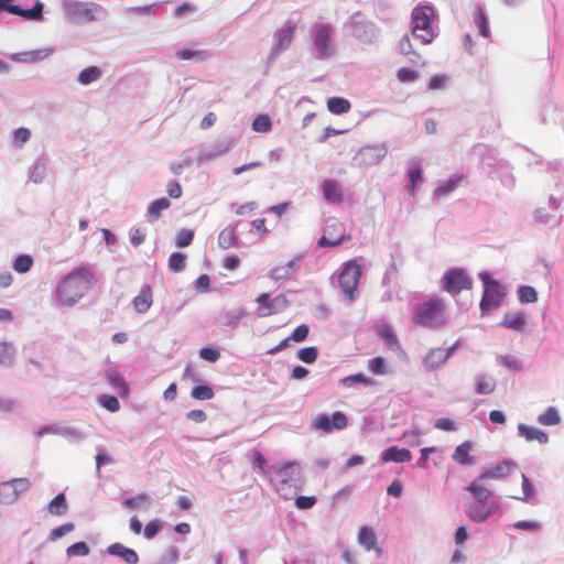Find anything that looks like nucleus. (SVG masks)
<instances>
[{
	"instance_id": "nucleus-1",
	"label": "nucleus",
	"mask_w": 564,
	"mask_h": 564,
	"mask_svg": "<svg viewBox=\"0 0 564 564\" xmlns=\"http://www.w3.org/2000/svg\"><path fill=\"white\" fill-rule=\"evenodd\" d=\"M95 283L94 274L85 267H79L61 279L56 288V299L64 307H73Z\"/></svg>"
},
{
	"instance_id": "nucleus-2",
	"label": "nucleus",
	"mask_w": 564,
	"mask_h": 564,
	"mask_svg": "<svg viewBox=\"0 0 564 564\" xmlns=\"http://www.w3.org/2000/svg\"><path fill=\"white\" fill-rule=\"evenodd\" d=\"M413 323L431 330L443 328L447 324L444 299L433 295L416 306L413 314Z\"/></svg>"
},
{
	"instance_id": "nucleus-3",
	"label": "nucleus",
	"mask_w": 564,
	"mask_h": 564,
	"mask_svg": "<svg viewBox=\"0 0 564 564\" xmlns=\"http://www.w3.org/2000/svg\"><path fill=\"white\" fill-rule=\"evenodd\" d=\"M478 278L482 282L484 286L482 296L479 303V308L484 316L501 305L507 294V290L505 285L499 280L494 279L491 273L488 271H481L478 274Z\"/></svg>"
},
{
	"instance_id": "nucleus-4",
	"label": "nucleus",
	"mask_w": 564,
	"mask_h": 564,
	"mask_svg": "<svg viewBox=\"0 0 564 564\" xmlns=\"http://www.w3.org/2000/svg\"><path fill=\"white\" fill-rule=\"evenodd\" d=\"M435 17L433 6H417L411 14L412 34L421 40L422 44H429L435 37L432 29V20Z\"/></svg>"
},
{
	"instance_id": "nucleus-5",
	"label": "nucleus",
	"mask_w": 564,
	"mask_h": 564,
	"mask_svg": "<svg viewBox=\"0 0 564 564\" xmlns=\"http://www.w3.org/2000/svg\"><path fill=\"white\" fill-rule=\"evenodd\" d=\"M473 285V278L460 267L449 268L441 278L442 290L452 296H457L464 290H471Z\"/></svg>"
},
{
	"instance_id": "nucleus-6",
	"label": "nucleus",
	"mask_w": 564,
	"mask_h": 564,
	"mask_svg": "<svg viewBox=\"0 0 564 564\" xmlns=\"http://www.w3.org/2000/svg\"><path fill=\"white\" fill-rule=\"evenodd\" d=\"M100 12H104L102 7L95 2L72 1L65 4L66 19L76 24L98 21Z\"/></svg>"
},
{
	"instance_id": "nucleus-7",
	"label": "nucleus",
	"mask_w": 564,
	"mask_h": 564,
	"mask_svg": "<svg viewBox=\"0 0 564 564\" xmlns=\"http://www.w3.org/2000/svg\"><path fill=\"white\" fill-rule=\"evenodd\" d=\"M361 273V267L356 260L345 262L339 273V286L345 297L350 302H354L358 296V284Z\"/></svg>"
},
{
	"instance_id": "nucleus-8",
	"label": "nucleus",
	"mask_w": 564,
	"mask_h": 564,
	"mask_svg": "<svg viewBox=\"0 0 564 564\" xmlns=\"http://www.w3.org/2000/svg\"><path fill=\"white\" fill-rule=\"evenodd\" d=\"M333 28L329 24L315 23L311 29V35L314 45V56L316 59L324 61L334 54L332 43Z\"/></svg>"
},
{
	"instance_id": "nucleus-9",
	"label": "nucleus",
	"mask_w": 564,
	"mask_h": 564,
	"mask_svg": "<svg viewBox=\"0 0 564 564\" xmlns=\"http://www.w3.org/2000/svg\"><path fill=\"white\" fill-rule=\"evenodd\" d=\"M299 20H294L292 18L288 19L284 26L279 29L273 37H274V45L272 46L270 54L268 56V62L273 63L278 56L285 52L293 40V35L296 31Z\"/></svg>"
},
{
	"instance_id": "nucleus-10",
	"label": "nucleus",
	"mask_w": 564,
	"mask_h": 564,
	"mask_svg": "<svg viewBox=\"0 0 564 564\" xmlns=\"http://www.w3.org/2000/svg\"><path fill=\"white\" fill-rule=\"evenodd\" d=\"M31 487L28 478H12L0 482V505L11 506Z\"/></svg>"
},
{
	"instance_id": "nucleus-11",
	"label": "nucleus",
	"mask_w": 564,
	"mask_h": 564,
	"mask_svg": "<svg viewBox=\"0 0 564 564\" xmlns=\"http://www.w3.org/2000/svg\"><path fill=\"white\" fill-rule=\"evenodd\" d=\"M47 434L59 435L68 442H79L85 438V433L82 430L66 423L45 425L39 429L35 433L36 437H43Z\"/></svg>"
},
{
	"instance_id": "nucleus-12",
	"label": "nucleus",
	"mask_w": 564,
	"mask_h": 564,
	"mask_svg": "<svg viewBox=\"0 0 564 564\" xmlns=\"http://www.w3.org/2000/svg\"><path fill=\"white\" fill-rule=\"evenodd\" d=\"M348 424L346 414L341 411H336L332 415L322 413L318 414L313 421V429L323 431L324 433H332L335 430H344Z\"/></svg>"
},
{
	"instance_id": "nucleus-13",
	"label": "nucleus",
	"mask_w": 564,
	"mask_h": 564,
	"mask_svg": "<svg viewBox=\"0 0 564 564\" xmlns=\"http://www.w3.org/2000/svg\"><path fill=\"white\" fill-rule=\"evenodd\" d=\"M256 302L260 305L258 311V316L260 317L276 314L289 306V300L283 294L271 299L269 293H261Z\"/></svg>"
},
{
	"instance_id": "nucleus-14",
	"label": "nucleus",
	"mask_w": 564,
	"mask_h": 564,
	"mask_svg": "<svg viewBox=\"0 0 564 564\" xmlns=\"http://www.w3.org/2000/svg\"><path fill=\"white\" fill-rule=\"evenodd\" d=\"M44 3L41 0H35L32 8L25 9L20 4L11 3L7 6L3 12L21 18L23 21L41 22L44 20Z\"/></svg>"
},
{
	"instance_id": "nucleus-15",
	"label": "nucleus",
	"mask_w": 564,
	"mask_h": 564,
	"mask_svg": "<svg viewBox=\"0 0 564 564\" xmlns=\"http://www.w3.org/2000/svg\"><path fill=\"white\" fill-rule=\"evenodd\" d=\"M517 464L512 459L502 460L494 466L486 467L478 475V480L503 479L508 477Z\"/></svg>"
},
{
	"instance_id": "nucleus-16",
	"label": "nucleus",
	"mask_w": 564,
	"mask_h": 564,
	"mask_svg": "<svg viewBox=\"0 0 564 564\" xmlns=\"http://www.w3.org/2000/svg\"><path fill=\"white\" fill-rule=\"evenodd\" d=\"M500 509V505L498 502H491L488 506L486 505H477V503H470L466 508V514L467 517L476 522V523H482L488 518L494 516L498 510Z\"/></svg>"
},
{
	"instance_id": "nucleus-17",
	"label": "nucleus",
	"mask_w": 564,
	"mask_h": 564,
	"mask_svg": "<svg viewBox=\"0 0 564 564\" xmlns=\"http://www.w3.org/2000/svg\"><path fill=\"white\" fill-rule=\"evenodd\" d=\"M281 478L282 484L295 485L300 476V465L296 462H286L271 466Z\"/></svg>"
},
{
	"instance_id": "nucleus-18",
	"label": "nucleus",
	"mask_w": 564,
	"mask_h": 564,
	"mask_svg": "<svg viewBox=\"0 0 564 564\" xmlns=\"http://www.w3.org/2000/svg\"><path fill=\"white\" fill-rule=\"evenodd\" d=\"M106 552L111 556L120 557L127 564H138L139 562L138 553L119 542L108 545Z\"/></svg>"
},
{
	"instance_id": "nucleus-19",
	"label": "nucleus",
	"mask_w": 564,
	"mask_h": 564,
	"mask_svg": "<svg viewBox=\"0 0 564 564\" xmlns=\"http://www.w3.org/2000/svg\"><path fill=\"white\" fill-rule=\"evenodd\" d=\"M322 192L324 199L328 203L339 204L343 202V189L335 180H324L322 183Z\"/></svg>"
},
{
	"instance_id": "nucleus-20",
	"label": "nucleus",
	"mask_w": 564,
	"mask_h": 564,
	"mask_svg": "<svg viewBox=\"0 0 564 564\" xmlns=\"http://www.w3.org/2000/svg\"><path fill=\"white\" fill-rule=\"evenodd\" d=\"M302 258V256H297L290 260L288 263L272 269L270 278L274 281L288 280L299 269Z\"/></svg>"
},
{
	"instance_id": "nucleus-21",
	"label": "nucleus",
	"mask_w": 564,
	"mask_h": 564,
	"mask_svg": "<svg viewBox=\"0 0 564 564\" xmlns=\"http://www.w3.org/2000/svg\"><path fill=\"white\" fill-rule=\"evenodd\" d=\"M388 149L384 143L371 147H364L359 151V155L362 158V161L366 164H377L379 163L386 155Z\"/></svg>"
},
{
	"instance_id": "nucleus-22",
	"label": "nucleus",
	"mask_w": 564,
	"mask_h": 564,
	"mask_svg": "<svg viewBox=\"0 0 564 564\" xmlns=\"http://www.w3.org/2000/svg\"><path fill=\"white\" fill-rule=\"evenodd\" d=\"M381 459L384 463H408L412 459V453L408 448H400L393 445L381 453Z\"/></svg>"
},
{
	"instance_id": "nucleus-23",
	"label": "nucleus",
	"mask_w": 564,
	"mask_h": 564,
	"mask_svg": "<svg viewBox=\"0 0 564 564\" xmlns=\"http://www.w3.org/2000/svg\"><path fill=\"white\" fill-rule=\"evenodd\" d=\"M527 325V316L524 312H517L516 314L506 313L499 326L511 329L517 333H522Z\"/></svg>"
},
{
	"instance_id": "nucleus-24",
	"label": "nucleus",
	"mask_w": 564,
	"mask_h": 564,
	"mask_svg": "<svg viewBox=\"0 0 564 564\" xmlns=\"http://www.w3.org/2000/svg\"><path fill=\"white\" fill-rule=\"evenodd\" d=\"M481 481L482 480H478L477 477L466 487V490L471 495L477 503L488 506L490 503L489 498L492 496V492L484 487Z\"/></svg>"
},
{
	"instance_id": "nucleus-25",
	"label": "nucleus",
	"mask_w": 564,
	"mask_h": 564,
	"mask_svg": "<svg viewBox=\"0 0 564 564\" xmlns=\"http://www.w3.org/2000/svg\"><path fill=\"white\" fill-rule=\"evenodd\" d=\"M229 147L230 143L227 140H223L213 144L210 148H207L199 153L197 158V164L200 165L207 161H212L213 159L223 155L229 150Z\"/></svg>"
},
{
	"instance_id": "nucleus-26",
	"label": "nucleus",
	"mask_w": 564,
	"mask_h": 564,
	"mask_svg": "<svg viewBox=\"0 0 564 564\" xmlns=\"http://www.w3.org/2000/svg\"><path fill=\"white\" fill-rule=\"evenodd\" d=\"M448 360V354L443 348H432L423 358V366L426 370L433 371Z\"/></svg>"
},
{
	"instance_id": "nucleus-27",
	"label": "nucleus",
	"mask_w": 564,
	"mask_h": 564,
	"mask_svg": "<svg viewBox=\"0 0 564 564\" xmlns=\"http://www.w3.org/2000/svg\"><path fill=\"white\" fill-rule=\"evenodd\" d=\"M153 303L152 289L149 284L142 285L139 294L133 299V307L138 313H147Z\"/></svg>"
},
{
	"instance_id": "nucleus-28",
	"label": "nucleus",
	"mask_w": 564,
	"mask_h": 564,
	"mask_svg": "<svg viewBox=\"0 0 564 564\" xmlns=\"http://www.w3.org/2000/svg\"><path fill=\"white\" fill-rule=\"evenodd\" d=\"M53 50L43 48L28 52L13 53L10 55V59L19 63H36L47 57Z\"/></svg>"
},
{
	"instance_id": "nucleus-29",
	"label": "nucleus",
	"mask_w": 564,
	"mask_h": 564,
	"mask_svg": "<svg viewBox=\"0 0 564 564\" xmlns=\"http://www.w3.org/2000/svg\"><path fill=\"white\" fill-rule=\"evenodd\" d=\"M518 434L524 437L528 442L536 441L540 444L549 443V435L544 431L534 426H529L524 423H520L518 425Z\"/></svg>"
},
{
	"instance_id": "nucleus-30",
	"label": "nucleus",
	"mask_w": 564,
	"mask_h": 564,
	"mask_svg": "<svg viewBox=\"0 0 564 564\" xmlns=\"http://www.w3.org/2000/svg\"><path fill=\"white\" fill-rule=\"evenodd\" d=\"M358 543L364 546L367 551L376 550L378 553L381 549L378 547L377 535L371 527L364 525L358 532Z\"/></svg>"
},
{
	"instance_id": "nucleus-31",
	"label": "nucleus",
	"mask_w": 564,
	"mask_h": 564,
	"mask_svg": "<svg viewBox=\"0 0 564 564\" xmlns=\"http://www.w3.org/2000/svg\"><path fill=\"white\" fill-rule=\"evenodd\" d=\"M471 447H473V442L470 441H465L463 442L462 444H459L453 455H452V458L458 463L459 465H463V466H471L475 464V459L474 457H471L469 455L470 451H471Z\"/></svg>"
},
{
	"instance_id": "nucleus-32",
	"label": "nucleus",
	"mask_w": 564,
	"mask_h": 564,
	"mask_svg": "<svg viewBox=\"0 0 564 564\" xmlns=\"http://www.w3.org/2000/svg\"><path fill=\"white\" fill-rule=\"evenodd\" d=\"M47 162L43 156L37 158L29 167V178L34 184H41L45 180Z\"/></svg>"
},
{
	"instance_id": "nucleus-33",
	"label": "nucleus",
	"mask_w": 564,
	"mask_h": 564,
	"mask_svg": "<svg viewBox=\"0 0 564 564\" xmlns=\"http://www.w3.org/2000/svg\"><path fill=\"white\" fill-rule=\"evenodd\" d=\"M15 347L8 341H0V366L12 368L15 362Z\"/></svg>"
},
{
	"instance_id": "nucleus-34",
	"label": "nucleus",
	"mask_w": 564,
	"mask_h": 564,
	"mask_svg": "<svg viewBox=\"0 0 564 564\" xmlns=\"http://www.w3.org/2000/svg\"><path fill=\"white\" fill-rule=\"evenodd\" d=\"M170 206H171V202L165 197H161V198L153 200L149 205L148 210H147L148 221L153 223V221L158 220L161 216V213L164 209H167Z\"/></svg>"
},
{
	"instance_id": "nucleus-35",
	"label": "nucleus",
	"mask_w": 564,
	"mask_h": 564,
	"mask_svg": "<svg viewBox=\"0 0 564 564\" xmlns=\"http://www.w3.org/2000/svg\"><path fill=\"white\" fill-rule=\"evenodd\" d=\"M68 510V503L64 492L57 494L47 505V512L52 516H64Z\"/></svg>"
},
{
	"instance_id": "nucleus-36",
	"label": "nucleus",
	"mask_w": 564,
	"mask_h": 564,
	"mask_svg": "<svg viewBox=\"0 0 564 564\" xmlns=\"http://www.w3.org/2000/svg\"><path fill=\"white\" fill-rule=\"evenodd\" d=\"M380 338L384 341V345L390 350H398L400 349V344L397 335L394 334L393 329L389 325H382L377 330Z\"/></svg>"
},
{
	"instance_id": "nucleus-37",
	"label": "nucleus",
	"mask_w": 564,
	"mask_h": 564,
	"mask_svg": "<svg viewBox=\"0 0 564 564\" xmlns=\"http://www.w3.org/2000/svg\"><path fill=\"white\" fill-rule=\"evenodd\" d=\"M106 378L111 388L117 391L121 397H127L129 388L124 379L115 370L106 372Z\"/></svg>"
},
{
	"instance_id": "nucleus-38",
	"label": "nucleus",
	"mask_w": 564,
	"mask_h": 564,
	"mask_svg": "<svg viewBox=\"0 0 564 564\" xmlns=\"http://www.w3.org/2000/svg\"><path fill=\"white\" fill-rule=\"evenodd\" d=\"M151 503H152V499L145 492L139 494L135 497L126 498L122 501V506L130 510H139V509H143V508H148L149 506H151Z\"/></svg>"
},
{
	"instance_id": "nucleus-39",
	"label": "nucleus",
	"mask_w": 564,
	"mask_h": 564,
	"mask_svg": "<svg viewBox=\"0 0 564 564\" xmlns=\"http://www.w3.org/2000/svg\"><path fill=\"white\" fill-rule=\"evenodd\" d=\"M496 388V381L494 378L487 375H478L475 378V392L477 394H489L494 392Z\"/></svg>"
},
{
	"instance_id": "nucleus-40",
	"label": "nucleus",
	"mask_w": 564,
	"mask_h": 564,
	"mask_svg": "<svg viewBox=\"0 0 564 564\" xmlns=\"http://www.w3.org/2000/svg\"><path fill=\"white\" fill-rule=\"evenodd\" d=\"M539 424L544 426H553L561 423L562 419L555 406H549L543 413L536 417Z\"/></svg>"
},
{
	"instance_id": "nucleus-41",
	"label": "nucleus",
	"mask_w": 564,
	"mask_h": 564,
	"mask_svg": "<svg viewBox=\"0 0 564 564\" xmlns=\"http://www.w3.org/2000/svg\"><path fill=\"white\" fill-rule=\"evenodd\" d=\"M102 76V72L98 66H88L79 72L77 80L82 85H90L94 82H97Z\"/></svg>"
},
{
	"instance_id": "nucleus-42",
	"label": "nucleus",
	"mask_w": 564,
	"mask_h": 564,
	"mask_svg": "<svg viewBox=\"0 0 564 564\" xmlns=\"http://www.w3.org/2000/svg\"><path fill=\"white\" fill-rule=\"evenodd\" d=\"M350 101L343 97H330L327 100V109L334 115H343L350 110Z\"/></svg>"
},
{
	"instance_id": "nucleus-43",
	"label": "nucleus",
	"mask_w": 564,
	"mask_h": 564,
	"mask_svg": "<svg viewBox=\"0 0 564 564\" xmlns=\"http://www.w3.org/2000/svg\"><path fill=\"white\" fill-rule=\"evenodd\" d=\"M238 238L235 232V227L232 226L225 227L218 236V246L221 249H229L230 247H235Z\"/></svg>"
},
{
	"instance_id": "nucleus-44",
	"label": "nucleus",
	"mask_w": 564,
	"mask_h": 564,
	"mask_svg": "<svg viewBox=\"0 0 564 564\" xmlns=\"http://www.w3.org/2000/svg\"><path fill=\"white\" fill-rule=\"evenodd\" d=\"M474 22L478 29L479 34L486 39H489L490 29L488 18L486 12L480 7L476 8V11L474 13Z\"/></svg>"
},
{
	"instance_id": "nucleus-45",
	"label": "nucleus",
	"mask_w": 564,
	"mask_h": 564,
	"mask_svg": "<svg viewBox=\"0 0 564 564\" xmlns=\"http://www.w3.org/2000/svg\"><path fill=\"white\" fill-rule=\"evenodd\" d=\"M340 383L346 388H351L357 383L364 384L366 387L372 386L375 380L370 377L365 376L364 373H355L347 376L340 380Z\"/></svg>"
},
{
	"instance_id": "nucleus-46",
	"label": "nucleus",
	"mask_w": 564,
	"mask_h": 564,
	"mask_svg": "<svg viewBox=\"0 0 564 564\" xmlns=\"http://www.w3.org/2000/svg\"><path fill=\"white\" fill-rule=\"evenodd\" d=\"M33 258L30 254L23 253L19 254L12 262V268L18 273H26L31 270L33 265Z\"/></svg>"
},
{
	"instance_id": "nucleus-47",
	"label": "nucleus",
	"mask_w": 564,
	"mask_h": 564,
	"mask_svg": "<svg viewBox=\"0 0 564 564\" xmlns=\"http://www.w3.org/2000/svg\"><path fill=\"white\" fill-rule=\"evenodd\" d=\"M207 55H208L207 51L192 50V48H187V47L176 52V57H178L180 59H184V61L193 59L196 62H202L207 58Z\"/></svg>"
},
{
	"instance_id": "nucleus-48",
	"label": "nucleus",
	"mask_w": 564,
	"mask_h": 564,
	"mask_svg": "<svg viewBox=\"0 0 564 564\" xmlns=\"http://www.w3.org/2000/svg\"><path fill=\"white\" fill-rule=\"evenodd\" d=\"M246 312L243 308L225 311L223 314V324L230 327H237Z\"/></svg>"
},
{
	"instance_id": "nucleus-49",
	"label": "nucleus",
	"mask_w": 564,
	"mask_h": 564,
	"mask_svg": "<svg viewBox=\"0 0 564 564\" xmlns=\"http://www.w3.org/2000/svg\"><path fill=\"white\" fill-rule=\"evenodd\" d=\"M459 181L460 177L457 175L449 177L447 181H444L437 185V187L434 189V195L440 197L446 196L457 187Z\"/></svg>"
},
{
	"instance_id": "nucleus-50",
	"label": "nucleus",
	"mask_w": 564,
	"mask_h": 564,
	"mask_svg": "<svg viewBox=\"0 0 564 564\" xmlns=\"http://www.w3.org/2000/svg\"><path fill=\"white\" fill-rule=\"evenodd\" d=\"M517 294L521 303H535L538 301V292L530 285L519 286Z\"/></svg>"
},
{
	"instance_id": "nucleus-51",
	"label": "nucleus",
	"mask_w": 564,
	"mask_h": 564,
	"mask_svg": "<svg viewBox=\"0 0 564 564\" xmlns=\"http://www.w3.org/2000/svg\"><path fill=\"white\" fill-rule=\"evenodd\" d=\"M497 360L501 366H503L512 371L519 372V371L523 370V362L513 356L499 355L497 357Z\"/></svg>"
},
{
	"instance_id": "nucleus-52",
	"label": "nucleus",
	"mask_w": 564,
	"mask_h": 564,
	"mask_svg": "<svg viewBox=\"0 0 564 564\" xmlns=\"http://www.w3.org/2000/svg\"><path fill=\"white\" fill-rule=\"evenodd\" d=\"M296 357L305 364H313L318 358V349L315 346L303 347L297 350Z\"/></svg>"
},
{
	"instance_id": "nucleus-53",
	"label": "nucleus",
	"mask_w": 564,
	"mask_h": 564,
	"mask_svg": "<svg viewBox=\"0 0 564 564\" xmlns=\"http://www.w3.org/2000/svg\"><path fill=\"white\" fill-rule=\"evenodd\" d=\"M186 267V254L173 252L169 258V268L173 272H182Z\"/></svg>"
},
{
	"instance_id": "nucleus-54",
	"label": "nucleus",
	"mask_w": 564,
	"mask_h": 564,
	"mask_svg": "<svg viewBox=\"0 0 564 564\" xmlns=\"http://www.w3.org/2000/svg\"><path fill=\"white\" fill-rule=\"evenodd\" d=\"M191 397L195 400H210L214 391L208 384H197L192 389Z\"/></svg>"
},
{
	"instance_id": "nucleus-55",
	"label": "nucleus",
	"mask_w": 564,
	"mask_h": 564,
	"mask_svg": "<svg viewBox=\"0 0 564 564\" xmlns=\"http://www.w3.org/2000/svg\"><path fill=\"white\" fill-rule=\"evenodd\" d=\"M368 369L377 376L388 373L387 362L383 357H375L368 360Z\"/></svg>"
},
{
	"instance_id": "nucleus-56",
	"label": "nucleus",
	"mask_w": 564,
	"mask_h": 564,
	"mask_svg": "<svg viewBox=\"0 0 564 564\" xmlns=\"http://www.w3.org/2000/svg\"><path fill=\"white\" fill-rule=\"evenodd\" d=\"M90 552L89 546L86 542L79 541L76 543H73L66 549V554L68 557L74 556H86Z\"/></svg>"
},
{
	"instance_id": "nucleus-57",
	"label": "nucleus",
	"mask_w": 564,
	"mask_h": 564,
	"mask_svg": "<svg viewBox=\"0 0 564 564\" xmlns=\"http://www.w3.org/2000/svg\"><path fill=\"white\" fill-rule=\"evenodd\" d=\"M99 404L109 412H117L120 409V403L117 397L111 394H100L98 398Z\"/></svg>"
},
{
	"instance_id": "nucleus-58",
	"label": "nucleus",
	"mask_w": 564,
	"mask_h": 564,
	"mask_svg": "<svg viewBox=\"0 0 564 564\" xmlns=\"http://www.w3.org/2000/svg\"><path fill=\"white\" fill-rule=\"evenodd\" d=\"M74 529H75V524L73 522H66V523L51 530L48 540L51 542H54V541L65 536L66 534L72 532Z\"/></svg>"
},
{
	"instance_id": "nucleus-59",
	"label": "nucleus",
	"mask_w": 564,
	"mask_h": 564,
	"mask_svg": "<svg viewBox=\"0 0 564 564\" xmlns=\"http://www.w3.org/2000/svg\"><path fill=\"white\" fill-rule=\"evenodd\" d=\"M522 491H523V497L512 496L511 498L512 499H517V500H521V501H524V502H529L530 499L535 494V490L533 488V485H532L531 480L524 474H522Z\"/></svg>"
},
{
	"instance_id": "nucleus-60",
	"label": "nucleus",
	"mask_w": 564,
	"mask_h": 564,
	"mask_svg": "<svg viewBox=\"0 0 564 564\" xmlns=\"http://www.w3.org/2000/svg\"><path fill=\"white\" fill-rule=\"evenodd\" d=\"M271 126V119L268 115H258L252 121V129L257 132H268Z\"/></svg>"
},
{
	"instance_id": "nucleus-61",
	"label": "nucleus",
	"mask_w": 564,
	"mask_h": 564,
	"mask_svg": "<svg viewBox=\"0 0 564 564\" xmlns=\"http://www.w3.org/2000/svg\"><path fill=\"white\" fill-rule=\"evenodd\" d=\"M194 239V232L191 229H181L175 239V245L178 248L188 247Z\"/></svg>"
},
{
	"instance_id": "nucleus-62",
	"label": "nucleus",
	"mask_w": 564,
	"mask_h": 564,
	"mask_svg": "<svg viewBox=\"0 0 564 564\" xmlns=\"http://www.w3.org/2000/svg\"><path fill=\"white\" fill-rule=\"evenodd\" d=\"M199 357L208 362H216L220 358L218 348L206 346L199 349Z\"/></svg>"
},
{
	"instance_id": "nucleus-63",
	"label": "nucleus",
	"mask_w": 564,
	"mask_h": 564,
	"mask_svg": "<svg viewBox=\"0 0 564 564\" xmlns=\"http://www.w3.org/2000/svg\"><path fill=\"white\" fill-rule=\"evenodd\" d=\"M161 522L158 519L149 521L143 530L144 538L148 540H152L158 535V533L161 531Z\"/></svg>"
},
{
	"instance_id": "nucleus-64",
	"label": "nucleus",
	"mask_w": 564,
	"mask_h": 564,
	"mask_svg": "<svg viewBox=\"0 0 564 564\" xmlns=\"http://www.w3.org/2000/svg\"><path fill=\"white\" fill-rule=\"evenodd\" d=\"M310 334V327L306 324H301L292 332L290 338L295 343H301L307 338Z\"/></svg>"
}]
</instances>
